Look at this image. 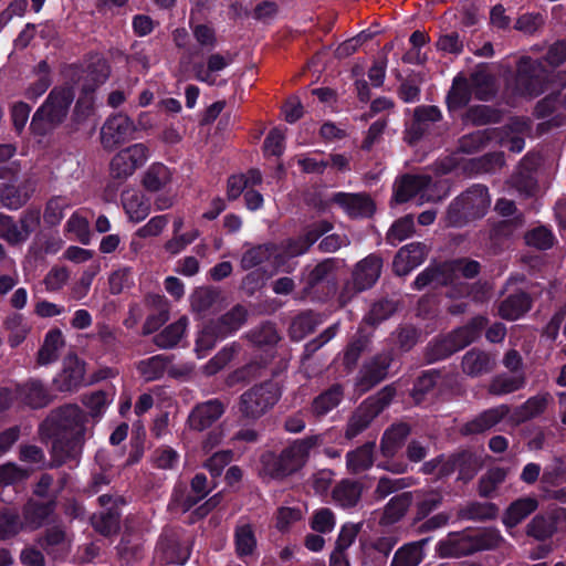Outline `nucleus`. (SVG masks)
Wrapping results in <instances>:
<instances>
[{"label":"nucleus","mask_w":566,"mask_h":566,"mask_svg":"<svg viewBox=\"0 0 566 566\" xmlns=\"http://www.w3.org/2000/svg\"><path fill=\"white\" fill-rule=\"evenodd\" d=\"M90 416L77 405L69 403L52 409L39 424L38 434L42 441L53 439L51 467H61L77 460L91 434Z\"/></svg>","instance_id":"f257e3e1"},{"label":"nucleus","mask_w":566,"mask_h":566,"mask_svg":"<svg viewBox=\"0 0 566 566\" xmlns=\"http://www.w3.org/2000/svg\"><path fill=\"white\" fill-rule=\"evenodd\" d=\"M322 434L307 436L294 440L279 454L266 452L261 457L263 471L273 479H283L301 470L307 462L313 449L322 446Z\"/></svg>","instance_id":"f03ea898"},{"label":"nucleus","mask_w":566,"mask_h":566,"mask_svg":"<svg viewBox=\"0 0 566 566\" xmlns=\"http://www.w3.org/2000/svg\"><path fill=\"white\" fill-rule=\"evenodd\" d=\"M501 541L500 533L494 528L451 533L439 542L437 552L443 558H458L479 551L495 548Z\"/></svg>","instance_id":"7ed1b4c3"},{"label":"nucleus","mask_w":566,"mask_h":566,"mask_svg":"<svg viewBox=\"0 0 566 566\" xmlns=\"http://www.w3.org/2000/svg\"><path fill=\"white\" fill-rule=\"evenodd\" d=\"M74 96L72 86H55L34 113L30 125L31 130L35 135L45 136L55 129L66 118Z\"/></svg>","instance_id":"20e7f679"},{"label":"nucleus","mask_w":566,"mask_h":566,"mask_svg":"<svg viewBox=\"0 0 566 566\" xmlns=\"http://www.w3.org/2000/svg\"><path fill=\"white\" fill-rule=\"evenodd\" d=\"M282 388L277 381L264 380L244 390L238 398L240 419L255 422L269 413L279 402Z\"/></svg>","instance_id":"39448f33"},{"label":"nucleus","mask_w":566,"mask_h":566,"mask_svg":"<svg viewBox=\"0 0 566 566\" xmlns=\"http://www.w3.org/2000/svg\"><path fill=\"white\" fill-rule=\"evenodd\" d=\"M491 200L488 188L482 185H475L459 197L449 206L447 211V221L449 226L461 227L464 223L482 218Z\"/></svg>","instance_id":"423d86ee"},{"label":"nucleus","mask_w":566,"mask_h":566,"mask_svg":"<svg viewBox=\"0 0 566 566\" xmlns=\"http://www.w3.org/2000/svg\"><path fill=\"white\" fill-rule=\"evenodd\" d=\"M248 311L242 305H235L216 321L209 322L197 338V350L211 349L218 339L237 332L247 322Z\"/></svg>","instance_id":"0eeeda50"},{"label":"nucleus","mask_w":566,"mask_h":566,"mask_svg":"<svg viewBox=\"0 0 566 566\" xmlns=\"http://www.w3.org/2000/svg\"><path fill=\"white\" fill-rule=\"evenodd\" d=\"M148 158L149 149L145 144H133L113 156L109 163V175L113 179L123 182L143 167Z\"/></svg>","instance_id":"6e6552de"},{"label":"nucleus","mask_w":566,"mask_h":566,"mask_svg":"<svg viewBox=\"0 0 566 566\" xmlns=\"http://www.w3.org/2000/svg\"><path fill=\"white\" fill-rule=\"evenodd\" d=\"M136 130L134 122L124 114H116L106 119L99 133L102 147L112 150L128 142Z\"/></svg>","instance_id":"1a4fd4ad"},{"label":"nucleus","mask_w":566,"mask_h":566,"mask_svg":"<svg viewBox=\"0 0 566 566\" xmlns=\"http://www.w3.org/2000/svg\"><path fill=\"white\" fill-rule=\"evenodd\" d=\"M432 188V178L428 175H405L395 186V200L398 203L407 202L419 196L422 205L424 201L433 200L429 193Z\"/></svg>","instance_id":"9d476101"},{"label":"nucleus","mask_w":566,"mask_h":566,"mask_svg":"<svg viewBox=\"0 0 566 566\" xmlns=\"http://www.w3.org/2000/svg\"><path fill=\"white\" fill-rule=\"evenodd\" d=\"M517 85L530 97L541 95L545 90V76L542 63L531 57H523L517 71Z\"/></svg>","instance_id":"9b49d317"},{"label":"nucleus","mask_w":566,"mask_h":566,"mask_svg":"<svg viewBox=\"0 0 566 566\" xmlns=\"http://www.w3.org/2000/svg\"><path fill=\"white\" fill-rule=\"evenodd\" d=\"M59 391L73 392L85 384V363L75 355L64 358L62 370L53 379Z\"/></svg>","instance_id":"f8f14e48"},{"label":"nucleus","mask_w":566,"mask_h":566,"mask_svg":"<svg viewBox=\"0 0 566 566\" xmlns=\"http://www.w3.org/2000/svg\"><path fill=\"white\" fill-rule=\"evenodd\" d=\"M227 403L218 398L197 403L188 416L190 429L203 431L217 422L226 412Z\"/></svg>","instance_id":"ddd939ff"},{"label":"nucleus","mask_w":566,"mask_h":566,"mask_svg":"<svg viewBox=\"0 0 566 566\" xmlns=\"http://www.w3.org/2000/svg\"><path fill=\"white\" fill-rule=\"evenodd\" d=\"M391 360V354L389 352H384L366 361L359 371L356 386L361 391H367L382 381L388 374Z\"/></svg>","instance_id":"4468645a"},{"label":"nucleus","mask_w":566,"mask_h":566,"mask_svg":"<svg viewBox=\"0 0 566 566\" xmlns=\"http://www.w3.org/2000/svg\"><path fill=\"white\" fill-rule=\"evenodd\" d=\"M14 398L32 409H41L52 401V396L45 385L35 378L28 379L14 387Z\"/></svg>","instance_id":"2eb2a0df"},{"label":"nucleus","mask_w":566,"mask_h":566,"mask_svg":"<svg viewBox=\"0 0 566 566\" xmlns=\"http://www.w3.org/2000/svg\"><path fill=\"white\" fill-rule=\"evenodd\" d=\"M483 462L481 457L472 452H461L450 458L440 470V475H449L453 471L459 472L458 479L463 482L472 480L479 470L482 468Z\"/></svg>","instance_id":"dca6fc26"},{"label":"nucleus","mask_w":566,"mask_h":566,"mask_svg":"<svg viewBox=\"0 0 566 566\" xmlns=\"http://www.w3.org/2000/svg\"><path fill=\"white\" fill-rule=\"evenodd\" d=\"M429 248L422 242H412L400 248L394 259V271L397 275H407L419 266L427 258Z\"/></svg>","instance_id":"f3484780"},{"label":"nucleus","mask_w":566,"mask_h":566,"mask_svg":"<svg viewBox=\"0 0 566 566\" xmlns=\"http://www.w3.org/2000/svg\"><path fill=\"white\" fill-rule=\"evenodd\" d=\"M509 413L510 407L507 405H500L486 409L465 422L460 431L464 436L483 433L501 422Z\"/></svg>","instance_id":"a211bd4d"},{"label":"nucleus","mask_w":566,"mask_h":566,"mask_svg":"<svg viewBox=\"0 0 566 566\" xmlns=\"http://www.w3.org/2000/svg\"><path fill=\"white\" fill-rule=\"evenodd\" d=\"M331 201L353 218L369 217L375 211V205L366 193L337 192Z\"/></svg>","instance_id":"6ab92c4d"},{"label":"nucleus","mask_w":566,"mask_h":566,"mask_svg":"<svg viewBox=\"0 0 566 566\" xmlns=\"http://www.w3.org/2000/svg\"><path fill=\"white\" fill-rule=\"evenodd\" d=\"M496 366V359L490 353L476 348L470 349L462 357V371L470 377L490 374Z\"/></svg>","instance_id":"aec40b11"},{"label":"nucleus","mask_w":566,"mask_h":566,"mask_svg":"<svg viewBox=\"0 0 566 566\" xmlns=\"http://www.w3.org/2000/svg\"><path fill=\"white\" fill-rule=\"evenodd\" d=\"M55 510V501L38 502L29 500L22 509V524L24 530L35 531L40 528Z\"/></svg>","instance_id":"412c9836"},{"label":"nucleus","mask_w":566,"mask_h":566,"mask_svg":"<svg viewBox=\"0 0 566 566\" xmlns=\"http://www.w3.org/2000/svg\"><path fill=\"white\" fill-rule=\"evenodd\" d=\"M381 268L382 260L375 254L359 261L353 272V279L355 284H358V290L370 289L379 279Z\"/></svg>","instance_id":"4be33fe9"},{"label":"nucleus","mask_w":566,"mask_h":566,"mask_svg":"<svg viewBox=\"0 0 566 566\" xmlns=\"http://www.w3.org/2000/svg\"><path fill=\"white\" fill-rule=\"evenodd\" d=\"M122 203L128 219L133 222L145 220L151 211L149 199L143 192L135 189H128L123 192Z\"/></svg>","instance_id":"5701e85b"},{"label":"nucleus","mask_w":566,"mask_h":566,"mask_svg":"<svg viewBox=\"0 0 566 566\" xmlns=\"http://www.w3.org/2000/svg\"><path fill=\"white\" fill-rule=\"evenodd\" d=\"M410 427L405 422L391 424L385 432L380 441V452L386 458H392L402 447L410 434Z\"/></svg>","instance_id":"b1692460"},{"label":"nucleus","mask_w":566,"mask_h":566,"mask_svg":"<svg viewBox=\"0 0 566 566\" xmlns=\"http://www.w3.org/2000/svg\"><path fill=\"white\" fill-rule=\"evenodd\" d=\"M232 61L233 59L230 53H227L224 55L220 53H212L207 59V66H205L202 63H196L193 65L192 69L195 72V76L200 82L213 85L216 83L213 74L224 70L228 65L232 63Z\"/></svg>","instance_id":"393cba45"},{"label":"nucleus","mask_w":566,"mask_h":566,"mask_svg":"<svg viewBox=\"0 0 566 566\" xmlns=\"http://www.w3.org/2000/svg\"><path fill=\"white\" fill-rule=\"evenodd\" d=\"M344 397V387L340 384H334L317 397L311 405V412L316 418H322L335 409Z\"/></svg>","instance_id":"a878e982"},{"label":"nucleus","mask_w":566,"mask_h":566,"mask_svg":"<svg viewBox=\"0 0 566 566\" xmlns=\"http://www.w3.org/2000/svg\"><path fill=\"white\" fill-rule=\"evenodd\" d=\"M172 181L171 170L163 163H153L142 177V186L149 192H159Z\"/></svg>","instance_id":"bb28decb"},{"label":"nucleus","mask_w":566,"mask_h":566,"mask_svg":"<svg viewBox=\"0 0 566 566\" xmlns=\"http://www.w3.org/2000/svg\"><path fill=\"white\" fill-rule=\"evenodd\" d=\"M413 501L411 492H403L389 500L385 505L382 514L379 518V524L382 526H389L399 522L410 507Z\"/></svg>","instance_id":"cd10ccee"},{"label":"nucleus","mask_w":566,"mask_h":566,"mask_svg":"<svg viewBox=\"0 0 566 566\" xmlns=\"http://www.w3.org/2000/svg\"><path fill=\"white\" fill-rule=\"evenodd\" d=\"M552 400L553 398L548 392L530 397L524 403L515 408L513 412L514 421L523 423L541 416Z\"/></svg>","instance_id":"c85d7f7f"},{"label":"nucleus","mask_w":566,"mask_h":566,"mask_svg":"<svg viewBox=\"0 0 566 566\" xmlns=\"http://www.w3.org/2000/svg\"><path fill=\"white\" fill-rule=\"evenodd\" d=\"M363 485L358 481L344 479L332 491V497L339 506L348 509L357 505L361 497Z\"/></svg>","instance_id":"c756f323"},{"label":"nucleus","mask_w":566,"mask_h":566,"mask_svg":"<svg viewBox=\"0 0 566 566\" xmlns=\"http://www.w3.org/2000/svg\"><path fill=\"white\" fill-rule=\"evenodd\" d=\"M468 80L478 99L488 101L495 94L494 76L485 65H478Z\"/></svg>","instance_id":"7c9ffc66"},{"label":"nucleus","mask_w":566,"mask_h":566,"mask_svg":"<svg viewBox=\"0 0 566 566\" xmlns=\"http://www.w3.org/2000/svg\"><path fill=\"white\" fill-rule=\"evenodd\" d=\"M38 544L54 557L60 553H66L70 549V538L61 526H52L38 538Z\"/></svg>","instance_id":"2f4dec72"},{"label":"nucleus","mask_w":566,"mask_h":566,"mask_svg":"<svg viewBox=\"0 0 566 566\" xmlns=\"http://www.w3.org/2000/svg\"><path fill=\"white\" fill-rule=\"evenodd\" d=\"M368 406L369 405L361 402L352 413L345 429L346 439L350 440L360 434L377 417V410H374Z\"/></svg>","instance_id":"473e14b6"},{"label":"nucleus","mask_w":566,"mask_h":566,"mask_svg":"<svg viewBox=\"0 0 566 566\" xmlns=\"http://www.w3.org/2000/svg\"><path fill=\"white\" fill-rule=\"evenodd\" d=\"M486 324V317L476 316L473 317L467 325L449 334V336L452 338L454 345L460 350L479 338Z\"/></svg>","instance_id":"72a5a7b5"},{"label":"nucleus","mask_w":566,"mask_h":566,"mask_svg":"<svg viewBox=\"0 0 566 566\" xmlns=\"http://www.w3.org/2000/svg\"><path fill=\"white\" fill-rule=\"evenodd\" d=\"M235 553L240 558L253 556L258 542L253 526L250 523L238 524L234 528Z\"/></svg>","instance_id":"f704fd0d"},{"label":"nucleus","mask_w":566,"mask_h":566,"mask_svg":"<svg viewBox=\"0 0 566 566\" xmlns=\"http://www.w3.org/2000/svg\"><path fill=\"white\" fill-rule=\"evenodd\" d=\"M531 307L528 296L518 292L507 296L499 305V315L507 321H515L525 314Z\"/></svg>","instance_id":"c9c22d12"},{"label":"nucleus","mask_w":566,"mask_h":566,"mask_svg":"<svg viewBox=\"0 0 566 566\" xmlns=\"http://www.w3.org/2000/svg\"><path fill=\"white\" fill-rule=\"evenodd\" d=\"M375 442H366L346 454V465L350 473L368 470L374 463Z\"/></svg>","instance_id":"e433bc0d"},{"label":"nucleus","mask_w":566,"mask_h":566,"mask_svg":"<svg viewBox=\"0 0 566 566\" xmlns=\"http://www.w3.org/2000/svg\"><path fill=\"white\" fill-rule=\"evenodd\" d=\"M451 268L447 264L429 266L416 277L413 284L416 289L422 290L427 286L438 287L447 285L451 279Z\"/></svg>","instance_id":"4c0bfd02"},{"label":"nucleus","mask_w":566,"mask_h":566,"mask_svg":"<svg viewBox=\"0 0 566 566\" xmlns=\"http://www.w3.org/2000/svg\"><path fill=\"white\" fill-rule=\"evenodd\" d=\"M473 92L470 82L464 76H455L447 95V105L450 111L464 107L471 101Z\"/></svg>","instance_id":"58836bf2"},{"label":"nucleus","mask_w":566,"mask_h":566,"mask_svg":"<svg viewBox=\"0 0 566 566\" xmlns=\"http://www.w3.org/2000/svg\"><path fill=\"white\" fill-rule=\"evenodd\" d=\"M168 363L169 356L155 355L139 360L136 368L145 381H154L160 379L167 373Z\"/></svg>","instance_id":"ea45409f"},{"label":"nucleus","mask_w":566,"mask_h":566,"mask_svg":"<svg viewBox=\"0 0 566 566\" xmlns=\"http://www.w3.org/2000/svg\"><path fill=\"white\" fill-rule=\"evenodd\" d=\"M525 386V376L523 373L510 376L499 374L494 376L488 387V391L493 396H503L522 389Z\"/></svg>","instance_id":"a19ab883"},{"label":"nucleus","mask_w":566,"mask_h":566,"mask_svg":"<svg viewBox=\"0 0 566 566\" xmlns=\"http://www.w3.org/2000/svg\"><path fill=\"white\" fill-rule=\"evenodd\" d=\"M187 326L188 318L186 316H182L178 321L165 327L159 334L155 335L153 342L159 348H172L179 343V340L184 336Z\"/></svg>","instance_id":"79ce46f5"},{"label":"nucleus","mask_w":566,"mask_h":566,"mask_svg":"<svg viewBox=\"0 0 566 566\" xmlns=\"http://www.w3.org/2000/svg\"><path fill=\"white\" fill-rule=\"evenodd\" d=\"M64 346L63 334L60 329L50 331L38 353V364L49 365L59 358V352Z\"/></svg>","instance_id":"37998d69"},{"label":"nucleus","mask_w":566,"mask_h":566,"mask_svg":"<svg viewBox=\"0 0 566 566\" xmlns=\"http://www.w3.org/2000/svg\"><path fill=\"white\" fill-rule=\"evenodd\" d=\"M537 509V501L533 497H523L514 501L506 510L503 522L514 527Z\"/></svg>","instance_id":"c03bdc74"},{"label":"nucleus","mask_w":566,"mask_h":566,"mask_svg":"<svg viewBox=\"0 0 566 566\" xmlns=\"http://www.w3.org/2000/svg\"><path fill=\"white\" fill-rule=\"evenodd\" d=\"M111 73L109 65L105 59L98 57L91 62L86 70L83 91L92 93L95 88L106 82Z\"/></svg>","instance_id":"a18cd8bd"},{"label":"nucleus","mask_w":566,"mask_h":566,"mask_svg":"<svg viewBox=\"0 0 566 566\" xmlns=\"http://www.w3.org/2000/svg\"><path fill=\"white\" fill-rule=\"evenodd\" d=\"M24 531L19 512L11 507L0 509V541L15 537Z\"/></svg>","instance_id":"49530a36"},{"label":"nucleus","mask_w":566,"mask_h":566,"mask_svg":"<svg viewBox=\"0 0 566 566\" xmlns=\"http://www.w3.org/2000/svg\"><path fill=\"white\" fill-rule=\"evenodd\" d=\"M119 518V513L116 510L109 509L107 511L93 514L91 523L96 532L108 537L118 533Z\"/></svg>","instance_id":"de8ad7c7"},{"label":"nucleus","mask_w":566,"mask_h":566,"mask_svg":"<svg viewBox=\"0 0 566 566\" xmlns=\"http://www.w3.org/2000/svg\"><path fill=\"white\" fill-rule=\"evenodd\" d=\"M426 542L427 539H422L421 542L409 543L398 548L390 566H418L423 558L421 545Z\"/></svg>","instance_id":"09e8293b"},{"label":"nucleus","mask_w":566,"mask_h":566,"mask_svg":"<svg viewBox=\"0 0 566 566\" xmlns=\"http://www.w3.org/2000/svg\"><path fill=\"white\" fill-rule=\"evenodd\" d=\"M322 323L319 315L312 312H305L296 316L291 326L290 335L294 340H301Z\"/></svg>","instance_id":"8fccbe9b"},{"label":"nucleus","mask_w":566,"mask_h":566,"mask_svg":"<svg viewBox=\"0 0 566 566\" xmlns=\"http://www.w3.org/2000/svg\"><path fill=\"white\" fill-rule=\"evenodd\" d=\"M276 252V247L272 243L260 244L248 249L241 258V268L250 270L266 261Z\"/></svg>","instance_id":"3c124183"},{"label":"nucleus","mask_w":566,"mask_h":566,"mask_svg":"<svg viewBox=\"0 0 566 566\" xmlns=\"http://www.w3.org/2000/svg\"><path fill=\"white\" fill-rule=\"evenodd\" d=\"M496 512L492 503L471 502L459 510L458 516L462 520L485 521L495 517Z\"/></svg>","instance_id":"603ef678"},{"label":"nucleus","mask_w":566,"mask_h":566,"mask_svg":"<svg viewBox=\"0 0 566 566\" xmlns=\"http://www.w3.org/2000/svg\"><path fill=\"white\" fill-rule=\"evenodd\" d=\"M6 328L9 331L8 342L11 347L19 346L30 332V327L23 315L14 313L6 319Z\"/></svg>","instance_id":"864d4df0"},{"label":"nucleus","mask_w":566,"mask_h":566,"mask_svg":"<svg viewBox=\"0 0 566 566\" xmlns=\"http://www.w3.org/2000/svg\"><path fill=\"white\" fill-rule=\"evenodd\" d=\"M499 120V112L486 105L472 106L463 116L464 123H469L474 126H483L491 123H497Z\"/></svg>","instance_id":"5fc2aeb1"},{"label":"nucleus","mask_w":566,"mask_h":566,"mask_svg":"<svg viewBox=\"0 0 566 566\" xmlns=\"http://www.w3.org/2000/svg\"><path fill=\"white\" fill-rule=\"evenodd\" d=\"M491 139L490 132L476 130L462 136L458 142V150L462 154H474L482 150Z\"/></svg>","instance_id":"6e6d98bb"},{"label":"nucleus","mask_w":566,"mask_h":566,"mask_svg":"<svg viewBox=\"0 0 566 566\" xmlns=\"http://www.w3.org/2000/svg\"><path fill=\"white\" fill-rule=\"evenodd\" d=\"M505 478V469L493 468L488 470L479 480V495L482 497H490L497 486L504 482Z\"/></svg>","instance_id":"4d7b16f0"},{"label":"nucleus","mask_w":566,"mask_h":566,"mask_svg":"<svg viewBox=\"0 0 566 566\" xmlns=\"http://www.w3.org/2000/svg\"><path fill=\"white\" fill-rule=\"evenodd\" d=\"M415 232V222L411 214L396 220L387 232V241L391 245L408 239Z\"/></svg>","instance_id":"13d9d810"},{"label":"nucleus","mask_w":566,"mask_h":566,"mask_svg":"<svg viewBox=\"0 0 566 566\" xmlns=\"http://www.w3.org/2000/svg\"><path fill=\"white\" fill-rule=\"evenodd\" d=\"M70 208V201L61 196L51 198L45 206L43 219L44 222L54 227L61 222L64 217V211Z\"/></svg>","instance_id":"bf43d9fd"},{"label":"nucleus","mask_w":566,"mask_h":566,"mask_svg":"<svg viewBox=\"0 0 566 566\" xmlns=\"http://www.w3.org/2000/svg\"><path fill=\"white\" fill-rule=\"evenodd\" d=\"M336 269L335 259H325L315 265L307 274L305 282L306 289H313L319 283L327 281Z\"/></svg>","instance_id":"052dcab7"},{"label":"nucleus","mask_w":566,"mask_h":566,"mask_svg":"<svg viewBox=\"0 0 566 566\" xmlns=\"http://www.w3.org/2000/svg\"><path fill=\"white\" fill-rule=\"evenodd\" d=\"M417 516L418 518L426 517L430 512L436 510L442 502V494L439 491H417Z\"/></svg>","instance_id":"680f3d73"},{"label":"nucleus","mask_w":566,"mask_h":566,"mask_svg":"<svg viewBox=\"0 0 566 566\" xmlns=\"http://www.w3.org/2000/svg\"><path fill=\"white\" fill-rule=\"evenodd\" d=\"M247 337L256 346L274 345L279 342V333L272 323H264L250 331Z\"/></svg>","instance_id":"e2e57ef3"},{"label":"nucleus","mask_w":566,"mask_h":566,"mask_svg":"<svg viewBox=\"0 0 566 566\" xmlns=\"http://www.w3.org/2000/svg\"><path fill=\"white\" fill-rule=\"evenodd\" d=\"M526 532L527 535L544 541L556 532V524L551 517L537 515L527 524Z\"/></svg>","instance_id":"0e129e2a"},{"label":"nucleus","mask_w":566,"mask_h":566,"mask_svg":"<svg viewBox=\"0 0 566 566\" xmlns=\"http://www.w3.org/2000/svg\"><path fill=\"white\" fill-rule=\"evenodd\" d=\"M66 232L74 235V238L82 244H88L91 241L90 223L86 218L78 213H73L65 224Z\"/></svg>","instance_id":"69168bd1"},{"label":"nucleus","mask_w":566,"mask_h":566,"mask_svg":"<svg viewBox=\"0 0 566 566\" xmlns=\"http://www.w3.org/2000/svg\"><path fill=\"white\" fill-rule=\"evenodd\" d=\"M30 195L22 192L19 188L6 185L0 191V201L4 208L17 210L24 206L29 200Z\"/></svg>","instance_id":"338daca9"},{"label":"nucleus","mask_w":566,"mask_h":566,"mask_svg":"<svg viewBox=\"0 0 566 566\" xmlns=\"http://www.w3.org/2000/svg\"><path fill=\"white\" fill-rule=\"evenodd\" d=\"M458 350L452 338L448 335L441 339L434 340L428 346L427 357L430 361H436L444 359Z\"/></svg>","instance_id":"774afa93"}]
</instances>
